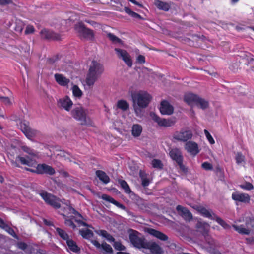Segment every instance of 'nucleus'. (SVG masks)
<instances>
[{
  "instance_id": "1",
  "label": "nucleus",
  "mask_w": 254,
  "mask_h": 254,
  "mask_svg": "<svg viewBox=\"0 0 254 254\" xmlns=\"http://www.w3.org/2000/svg\"><path fill=\"white\" fill-rule=\"evenodd\" d=\"M104 71V66L102 64L95 60L92 61L85 79L86 84L89 87L93 86Z\"/></svg>"
},
{
  "instance_id": "2",
  "label": "nucleus",
  "mask_w": 254,
  "mask_h": 254,
  "mask_svg": "<svg viewBox=\"0 0 254 254\" xmlns=\"http://www.w3.org/2000/svg\"><path fill=\"white\" fill-rule=\"evenodd\" d=\"M131 96L135 112L137 107L139 108H145L152 100V96L148 92L144 91L132 93Z\"/></svg>"
},
{
  "instance_id": "3",
  "label": "nucleus",
  "mask_w": 254,
  "mask_h": 254,
  "mask_svg": "<svg viewBox=\"0 0 254 254\" xmlns=\"http://www.w3.org/2000/svg\"><path fill=\"white\" fill-rule=\"evenodd\" d=\"M72 117L80 122L82 125H91V121L87 116L86 110L81 105L75 107L71 112Z\"/></svg>"
},
{
  "instance_id": "4",
  "label": "nucleus",
  "mask_w": 254,
  "mask_h": 254,
  "mask_svg": "<svg viewBox=\"0 0 254 254\" xmlns=\"http://www.w3.org/2000/svg\"><path fill=\"white\" fill-rule=\"evenodd\" d=\"M193 208L206 217L213 219L212 216H214V218L216 221L224 228H228L230 227L223 220L215 215V214H212V211L207 209L204 206L200 205H195L193 206Z\"/></svg>"
},
{
  "instance_id": "5",
  "label": "nucleus",
  "mask_w": 254,
  "mask_h": 254,
  "mask_svg": "<svg viewBox=\"0 0 254 254\" xmlns=\"http://www.w3.org/2000/svg\"><path fill=\"white\" fill-rule=\"evenodd\" d=\"M74 29L78 34V36L81 39L90 41L94 40V31L92 29L86 28L82 22H80L76 24L74 26Z\"/></svg>"
},
{
  "instance_id": "6",
  "label": "nucleus",
  "mask_w": 254,
  "mask_h": 254,
  "mask_svg": "<svg viewBox=\"0 0 254 254\" xmlns=\"http://www.w3.org/2000/svg\"><path fill=\"white\" fill-rule=\"evenodd\" d=\"M129 233V240L132 245L138 249H144L147 242L146 239L144 237H139V233L136 231L130 230Z\"/></svg>"
},
{
  "instance_id": "7",
  "label": "nucleus",
  "mask_w": 254,
  "mask_h": 254,
  "mask_svg": "<svg viewBox=\"0 0 254 254\" xmlns=\"http://www.w3.org/2000/svg\"><path fill=\"white\" fill-rule=\"evenodd\" d=\"M18 126L22 132L29 139H31L35 137L38 133L37 130L30 127L29 122L28 121L25 120H21Z\"/></svg>"
},
{
  "instance_id": "8",
  "label": "nucleus",
  "mask_w": 254,
  "mask_h": 254,
  "mask_svg": "<svg viewBox=\"0 0 254 254\" xmlns=\"http://www.w3.org/2000/svg\"><path fill=\"white\" fill-rule=\"evenodd\" d=\"M233 227L236 231L242 234L249 235L254 232V220L249 219L246 220V226L233 225Z\"/></svg>"
},
{
  "instance_id": "9",
  "label": "nucleus",
  "mask_w": 254,
  "mask_h": 254,
  "mask_svg": "<svg viewBox=\"0 0 254 254\" xmlns=\"http://www.w3.org/2000/svg\"><path fill=\"white\" fill-rule=\"evenodd\" d=\"M40 194L48 204L55 208H59L61 207L60 200L54 195L46 192H41Z\"/></svg>"
},
{
  "instance_id": "10",
  "label": "nucleus",
  "mask_w": 254,
  "mask_h": 254,
  "mask_svg": "<svg viewBox=\"0 0 254 254\" xmlns=\"http://www.w3.org/2000/svg\"><path fill=\"white\" fill-rule=\"evenodd\" d=\"M150 115L153 120L157 123L160 127H170L173 126L176 123V119L169 118L168 119H161L155 113H151Z\"/></svg>"
},
{
  "instance_id": "11",
  "label": "nucleus",
  "mask_w": 254,
  "mask_h": 254,
  "mask_svg": "<svg viewBox=\"0 0 254 254\" xmlns=\"http://www.w3.org/2000/svg\"><path fill=\"white\" fill-rule=\"evenodd\" d=\"M25 169L27 171L38 174L47 173L49 175H53L55 173L54 169L52 167L45 164H38L36 169H33L27 167H25Z\"/></svg>"
},
{
  "instance_id": "12",
  "label": "nucleus",
  "mask_w": 254,
  "mask_h": 254,
  "mask_svg": "<svg viewBox=\"0 0 254 254\" xmlns=\"http://www.w3.org/2000/svg\"><path fill=\"white\" fill-rule=\"evenodd\" d=\"M12 164L14 165L16 167H22L26 170L25 167H27L29 168L33 169H36L37 163L35 160H16L15 161L13 160Z\"/></svg>"
},
{
  "instance_id": "13",
  "label": "nucleus",
  "mask_w": 254,
  "mask_h": 254,
  "mask_svg": "<svg viewBox=\"0 0 254 254\" xmlns=\"http://www.w3.org/2000/svg\"><path fill=\"white\" fill-rule=\"evenodd\" d=\"M40 35L42 38L48 40L59 41L61 40L60 34L47 29L42 30Z\"/></svg>"
},
{
  "instance_id": "14",
  "label": "nucleus",
  "mask_w": 254,
  "mask_h": 254,
  "mask_svg": "<svg viewBox=\"0 0 254 254\" xmlns=\"http://www.w3.org/2000/svg\"><path fill=\"white\" fill-rule=\"evenodd\" d=\"M57 105L66 111H69L73 105V102L68 96H65L58 100Z\"/></svg>"
},
{
  "instance_id": "15",
  "label": "nucleus",
  "mask_w": 254,
  "mask_h": 254,
  "mask_svg": "<svg viewBox=\"0 0 254 254\" xmlns=\"http://www.w3.org/2000/svg\"><path fill=\"white\" fill-rule=\"evenodd\" d=\"M144 249H149L152 254H163L164 252L162 248L154 242L147 241Z\"/></svg>"
},
{
  "instance_id": "16",
  "label": "nucleus",
  "mask_w": 254,
  "mask_h": 254,
  "mask_svg": "<svg viewBox=\"0 0 254 254\" xmlns=\"http://www.w3.org/2000/svg\"><path fill=\"white\" fill-rule=\"evenodd\" d=\"M160 111L163 115H170L174 112V108L168 101L163 100L161 102Z\"/></svg>"
},
{
  "instance_id": "17",
  "label": "nucleus",
  "mask_w": 254,
  "mask_h": 254,
  "mask_svg": "<svg viewBox=\"0 0 254 254\" xmlns=\"http://www.w3.org/2000/svg\"><path fill=\"white\" fill-rule=\"evenodd\" d=\"M192 136V134L190 130H186L177 132L174 134V138L176 140L185 142L191 139Z\"/></svg>"
},
{
  "instance_id": "18",
  "label": "nucleus",
  "mask_w": 254,
  "mask_h": 254,
  "mask_svg": "<svg viewBox=\"0 0 254 254\" xmlns=\"http://www.w3.org/2000/svg\"><path fill=\"white\" fill-rule=\"evenodd\" d=\"M176 210L178 214L181 215L185 220L190 221L192 218L191 213L185 207L181 205H178Z\"/></svg>"
},
{
  "instance_id": "19",
  "label": "nucleus",
  "mask_w": 254,
  "mask_h": 254,
  "mask_svg": "<svg viewBox=\"0 0 254 254\" xmlns=\"http://www.w3.org/2000/svg\"><path fill=\"white\" fill-rule=\"evenodd\" d=\"M185 149L193 156H195L200 151L198 144L192 141L187 142L185 145Z\"/></svg>"
},
{
  "instance_id": "20",
  "label": "nucleus",
  "mask_w": 254,
  "mask_h": 254,
  "mask_svg": "<svg viewBox=\"0 0 254 254\" xmlns=\"http://www.w3.org/2000/svg\"><path fill=\"white\" fill-rule=\"evenodd\" d=\"M146 232L161 241H165L168 239V237L166 235L154 229L147 228Z\"/></svg>"
},
{
  "instance_id": "21",
  "label": "nucleus",
  "mask_w": 254,
  "mask_h": 254,
  "mask_svg": "<svg viewBox=\"0 0 254 254\" xmlns=\"http://www.w3.org/2000/svg\"><path fill=\"white\" fill-rule=\"evenodd\" d=\"M54 77L56 82L62 86H66L70 82V80L62 74L56 73Z\"/></svg>"
},
{
  "instance_id": "22",
  "label": "nucleus",
  "mask_w": 254,
  "mask_h": 254,
  "mask_svg": "<svg viewBox=\"0 0 254 254\" xmlns=\"http://www.w3.org/2000/svg\"><path fill=\"white\" fill-rule=\"evenodd\" d=\"M232 198L236 200L244 203H249L250 200V196L245 193H234L232 196Z\"/></svg>"
},
{
  "instance_id": "23",
  "label": "nucleus",
  "mask_w": 254,
  "mask_h": 254,
  "mask_svg": "<svg viewBox=\"0 0 254 254\" xmlns=\"http://www.w3.org/2000/svg\"><path fill=\"white\" fill-rule=\"evenodd\" d=\"M21 149L24 152L28 155L27 156L28 158H39L38 152L27 146H22Z\"/></svg>"
},
{
  "instance_id": "24",
  "label": "nucleus",
  "mask_w": 254,
  "mask_h": 254,
  "mask_svg": "<svg viewBox=\"0 0 254 254\" xmlns=\"http://www.w3.org/2000/svg\"><path fill=\"white\" fill-rule=\"evenodd\" d=\"M198 96L193 93H187L184 96V100L189 105H191L195 103Z\"/></svg>"
},
{
  "instance_id": "25",
  "label": "nucleus",
  "mask_w": 254,
  "mask_h": 254,
  "mask_svg": "<svg viewBox=\"0 0 254 254\" xmlns=\"http://www.w3.org/2000/svg\"><path fill=\"white\" fill-rule=\"evenodd\" d=\"M96 175L99 178L100 180L105 184H107L110 182L109 176L103 171L97 170L96 171Z\"/></svg>"
},
{
  "instance_id": "26",
  "label": "nucleus",
  "mask_w": 254,
  "mask_h": 254,
  "mask_svg": "<svg viewBox=\"0 0 254 254\" xmlns=\"http://www.w3.org/2000/svg\"><path fill=\"white\" fill-rule=\"evenodd\" d=\"M0 227L5 229L9 234L17 238V236L13 229L6 224L3 220L0 218Z\"/></svg>"
},
{
  "instance_id": "27",
  "label": "nucleus",
  "mask_w": 254,
  "mask_h": 254,
  "mask_svg": "<svg viewBox=\"0 0 254 254\" xmlns=\"http://www.w3.org/2000/svg\"><path fill=\"white\" fill-rule=\"evenodd\" d=\"M142 131V126L139 124H134L132 127V135L135 137H138Z\"/></svg>"
},
{
  "instance_id": "28",
  "label": "nucleus",
  "mask_w": 254,
  "mask_h": 254,
  "mask_svg": "<svg viewBox=\"0 0 254 254\" xmlns=\"http://www.w3.org/2000/svg\"><path fill=\"white\" fill-rule=\"evenodd\" d=\"M196 105L202 109H205L208 108L209 103L208 102L204 100V99L200 98L198 96L196 102L195 103Z\"/></svg>"
},
{
  "instance_id": "29",
  "label": "nucleus",
  "mask_w": 254,
  "mask_h": 254,
  "mask_svg": "<svg viewBox=\"0 0 254 254\" xmlns=\"http://www.w3.org/2000/svg\"><path fill=\"white\" fill-rule=\"evenodd\" d=\"M117 107L122 111H125L129 109V105L126 100L121 99L118 101L117 103Z\"/></svg>"
},
{
  "instance_id": "30",
  "label": "nucleus",
  "mask_w": 254,
  "mask_h": 254,
  "mask_svg": "<svg viewBox=\"0 0 254 254\" xmlns=\"http://www.w3.org/2000/svg\"><path fill=\"white\" fill-rule=\"evenodd\" d=\"M196 227L199 231L201 232H207L209 229L210 225L206 222H198Z\"/></svg>"
},
{
  "instance_id": "31",
  "label": "nucleus",
  "mask_w": 254,
  "mask_h": 254,
  "mask_svg": "<svg viewBox=\"0 0 254 254\" xmlns=\"http://www.w3.org/2000/svg\"><path fill=\"white\" fill-rule=\"evenodd\" d=\"M169 154L171 159H182L181 152L178 148L172 149L170 151Z\"/></svg>"
},
{
  "instance_id": "32",
  "label": "nucleus",
  "mask_w": 254,
  "mask_h": 254,
  "mask_svg": "<svg viewBox=\"0 0 254 254\" xmlns=\"http://www.w3.org/2000/svg\"><path fill=\"white\" fill-rule=\"evenodd\" d=\"M102 198L105 200L108 201L109 202H110L118 207L122 208L124 209L125 208V206L123 205L116 201L115 199H114L112 197H110V196L106 195V194H103L102 196Z\"/></svg>"
},
{
  "instance_id": "33",
  "label": "nucleus",
  "mask_w": 254,
  "mask_h": 254,
  "mask_svg": "<svg viewBox=\"0 0 254 254\" xmlns=\"http://www.w3.org/2000/svg\"><path fill=\"white\" fill-rule=\"evenodd\" d=\"M155 5L159 9L163 10L165 11H168L170 8V6L168 3L160 0L157 1L155 2Z\"/></svg>"
},
{
  "instance_id": "34",
  "label": "nucleus",
  "mask_w": 254,
  "mask_h": 254,
  "mask_svg": "<svg viewBox=\"0 0 254 254\" xmlns=\"http://www.w3.org/2000/svg\"><path fill=\"white\" fill-rule=\"evenodd\" d=\"M139 176L141 179L142 185L144 187L148 186L150 183V181L147 177V174L144 171L140 170Z\"/></svg>"
},
{
  "instance_id": "35",
  "label": "nucleus",
  "mask_w": 254,
  "mask_h": 254,
  "mask_svg": "<svg viewBox=\"0 0 254 254\" xmlns=\"http://www.w3.org/2000/svg\"><path fill=\"white\" fill-rule=\"evenodd\" d=\"M115 51H116L118 57L122 60L125 59V58L129 55V53L127 51L122 49L115 48Z\"/></svg>"
},
{
  "instance_id": "36",
  "label": "nucleus",
  "mask_w": 254,
  "mask_h": 254,
  "mask_svg": "<svg viewBox=\"0 0 254 254\" xmlns=\"http://www.w3.org/2000/svg\"><path fill=\"white\" fill-rule=\"evenodd\" d=\"M66 243L69 248L72 251L75 252H79L80 248L77 246L76 243L72 240L69 239L66 241Z\"/></svg>"
},
{
  "instance_id": "37",
  "label": "nucleus",
  "mask_w": 254,
  "mask_h": 254,
  "mask_svg": "<svg viewBox=\"0 0 254 254\" xmlns=\"http://www.w3.org/2000/svg\"><path fill=\"white\" fill-rule=\"evenodd\" d=\"M79 233L81 236L86 239H89L93 236V233L89 229H82L79 231Z\"/></svg>"
},
{
  "instance_id": "38",
  "label": "nucleus",
  "mask_w": 254,
  "mask_h": 254,
  "mask_svg": "<svg viewBox=\"0 0 254 254\" xmlns=\"http://www.w3.org/2000/svg\"><path fill=\"white\" fill-rule=\"evenodd\" d=\"M125 11L129 15H130L131 17L135 18V19H142V17L139 15V14L132 11L128 7H125Z\"/></svg>"
},
{
  "instance_id": "39",
  "label": "nucleus",
  "mask_w": 254,
  "mask_h": 254,
  "mask_svg": "<svg viewBox=\"0 0 254 254\" xmlns=\"http://www.w3.org/2000/svg\"><path fill=\"white\" fill-rule=\"evenodd\" d=\"M72 90L73 95L74 97L78 98H80V97H82L83 95V92L77 85H73L72 88Z\"/></svg>"
},
{
  "instance_id": "40",
  "label": "nucleus",
  "mask_w": 254,
  "mask_h": 254,
  "mask_svg": "<svg viewBox=\"0 0 254 254\" xmlns=\"http://www.w3.org/2000/svg\"><path fill=\"white\" fill-rule=\"evenodd\" d=\"M118 181L119 183L120 184L121 187L127 193H130L131 192V190L125 181L121 179H119Z\"/></svg>"
},
{
  "instance_id": "41",
  "label": "nucleus",
  "mask_w": 254,
  "mask_h": 254,
  "mask_svg": "<svg viewBox=\"0 0 254 254\" xmlns=\"http://www.w3.org/2000/svg\"><path fill=\"white\" fill-rule=\"evenodd\" d=\"M96 232L97 234L106 238L108 240L110 241L114 242L115 241V239L112 237V236L109 234L105 230H99L96 231Z\"/></svg>"
},
{
  "instance_id": "42",
  "label": "nucleus",
  "mask_w": 254,
  "mask_h": 254,
  "mask_svg": "<svg viewBox=\"0 0 254 254\" xmlns=\"http://www.w3.org/2000/svg\"><path fill=\"white\" fill-rule=\"evenodd\" d=\"M56 159H69V155L64 150H60L56 153Z\"/></svg>"
},
{
  "instance_id": "43",
  "label": "nucleus",
  "mask_w": 254,
  "mask_h": 254,
  "mask_svg": "<svg viewBox=\"0 0 254 254\" xmlns=\"http://www.w3.org/2000/svg\"><path fill=\"white\" fill-rule=\"evenodd\" d=\"M56 231L59 234V235L64 240L67 241V240H69V236L68 234L63 230L57 228H56Z\"/></svg>"
},
{
  "instance_id": "44",
  "label": "nucleus",
  "mask_w": 254,
  "mask_h": 254,
  "mask_svg": "<svg viewBox=\"0 0 254 254\" xmlns=\"http://www.w3.org/2000/svg\"><path fill=\"white\" fill-rule=\"evenodd\" d=\"M101 248L108 254H112L113 253V249L111 246L105 242L101 244Z\"/></svg>"
},
{
  "instance_id": "45",
  "label": "nucleus",
  "mask_w": 254,
  "mask_h": 254,
  "mask_svg": "<svg viewBox=\"0 0 254 254\" xmlns=\"http://www.w3.org/2000/svg\"><path fill=\"white\" fill-rule=\"evenodd\" d=\"M151 164L154 168L157 169H162L163 166L160 160H152Z\"/></svg>"
},
{
  "instance_id": "46",
  "label": "nucleus",
  "mask_w": 254,
  "mask_h": 254,
  "mask_svg": "<svg viewBox=\"0 0 254 254\" xmlns=\"http://www.w3.org/2000/svg\"><path fill=\"white\" fill-rule=\"evenodd\" d=\"M107 37L113 43H120L121 41L120 38L111 33H108Z\"/></svg>"
},
{
  "instance_id": "47",
  "label": "nucleus",
  "mask_w": 254,
  "mask_h": 254,
  "mask_svg": "<svg viewBox=\"0 0 254 254\" xmlns=\"http://www.w3.org/2000/svg\"><path fill=\"white\" fill-rule=\"evenodd\" d=\"M204 132L206 137L207 139L208 140L210 144H214L215 143V140L211 136V134L209 133V132L207 130L204 129Z\"/></svg>"
},
{
  "instance_id": "48",
  "label": "nucleus",
  "mask_w": 254,
  "mask_h": 254,
  "mask_svg": "<svg viewBox=\"0 0 254 254\" xmlns=\"http://www.w3.org/2000/svg\"><path fill=\"white\" fill-rule=\"evenodd\" d=\"M0 100L6 105H10L11 104V102L8 97L0 96Z\"/></svg>"
},
{
  "instance_id": "49",
  "label": "nucleus",
  "mask_w": 254,
  "mask_h": 254,
  "mask_svg": "<svg viewBox=\"0 0 254 254\" xmlns=\"http://www.w3.org/2000/svg\"><path fill=\"white\" fill-rule=\"evenodd\" d=\"M240 187L242 189L248 190H251L254 188L253 185L249 182H247L245 184L241 185Z\"/></svg>"
},
{
  "instance_id": "50",
  "label": "nucleus",
  "mask_w": 254,
  "mask_h": 254,
  "mask_svg": "<svg viewBox=\"0 0 254 254\" xmlns=\"http://www.w3.org/2000/svg\"><path fill=\"white\" fill-rule=\"evenodd\" d=\"M76 216H75V220L78 224H79L81 225H83V226L88 227H91L90 225H88V224H87L85 222H84L82 221V219H84V218L81 219V218L78 217V215H76Z\"/></svg>"
},
{
  "instance_id": "51",
  "label": "nucleus",
  "mask_w": 254,
  "mask_h": 254,
  "mask_svg": "<svg viewBox=\"0 0 254 254\" xmlns=\"http://www.w3.org/2000/svg\"><path fill=\"white\" fill-rule=\"evenodd\" d=\"M123 60L128 67L132 66V60L131 59V57H130V56L129 55V54L126 58H125V59H123Z\"/></svg>"
},
{
  "instance_id": "52",
  "label": "nucleus",
  "mask_w": 254,
  "mask_h": 254,
  "mask_svg": "<svg viewBox=\"0 0 254 254\" xmlns=\"http://www.w3.org/2000/svg\"><path fill=\"white\" fill-rule=\"evenodd\" d=\"M178 165L180 166L181 170L184 172L186 173L188 171L187 168L185 167V166L183 164L182 160H176Z\"/></svg>"
},
{
  "instance_id": "53",
  "label": "nucleus",
  "mask_w": 254,
  "mask_h": 254,
  "mask_svg": "<svg viewBox=\"0 0 254 254\" xmlns=\"http://www.w3.org/2000/svg\"><path fill=\"white\" fill-rule=\"evenodd\" d=\"M34 27L32 25H28L26 28L25 33V34H31L34 33Z\"/></svg>"
},
{
  "instance_id": "54",
  "label": "nucleus",
  "mask_w": 254,
  "mask_h": 254,
  "mask_svg": "<svg viewBox=\"0 0 254 254\" xmlns=\"http://www.w3.org/2000/svg\"><path fill=\"white\" fill-rule=\"evenodd\" d=\"M114 248L118 250H124L125 249V246L122 245L120 242H115L114 245Z\"/></svg>"
},
{
  "instance_id": "55",
  "label": "nucleus",
  "mask_w": 254,
  "mask_h": 254,
  "mask_svg": "<svg viewBox=\"0 0 254 254\" xmlns=\"http://www.w3.org/2000/svg\"><path fill=\"white\" fill-rule=\"evenodd\" d=\"M136 61L138 63L143 64L145 63V57L142 55H139L137 56Z\"/></svg>"
},
{
  "instance_id": "56",
  "label": "nucleus",
  "mask_w": 254,
  "mask_h": 254,
  "mask_svg": "<svg viewBox=\"0 0 254 254\" xmlns=\"http://www.w3.org/2000/svg\"><path fill=\"white\" fill-rule=\"evenodd\" d=\"M68 209L71 213H72V214H74L75 215H78V217H79L81 219H83V217H82V216L80 213H79L77 211H76L75 210V209H74L72 207L69 206Z\"/></svg>"
},
{
  "instance_id": "57",
  "label": "nucleus",
  "mask_w": 254,
  "mask_h": 254,
  "mask_svg": "<svg viewBox=\"0 0 254 254\" xmlns=\"http://www.w3.org/2000/svg\"><path fill=\"white\" fill-rule=\"evenodd\" d=\"M17 245V247L22 250H25L28 247L26 243L21 242H18Z\"/></svg>"
},
{
  "instance_id": "58",
  "label": "nucleus",
  "mask_w": 254,
  "mask_h": 254,
  "mask_svg": "<svg viewBox=\"0 0 254 254\" xmlns=\"http://www.w3.org/2000/svg\"><path fill=\"white\" fill-rule=\"evenodd\" d=\"M208 251L210 253L212 254H221V253L216 250L215 248L212 247H210V248H208Z\"/></svg>"
},
{
  "instance_id": "59",
  "label": "nucleus",
  "mask_w": 254,
  "mask_h": 254,
  "mask_svg": "<svg viewBox=\"0 0 254 254\" xmlns=\"http://www.w3.org/2000/svg\"><path fill=\"white\" fill-rule=\"evenodd\" d=\"M202 166L206 170H211L212 169V165L208 162H204L202 164Z\"/></svg>"
},
{
  "instance_id": "60",
  "label": "nucleus",
  "mask_w": 254,
  "mask_h": 254,
  "mask_svg": "<svg viewBox=\"0 0 254 254\" xmlns=\"http://www.w3.org/2000/svg\"><path fill=\"white\" fill-rule=\"evenodd\" d=\"M65 223L69 226L72 227L73 229L76 228V225L73 223V222L71 220H66L65 221Z\"/></svg>"
},
{
  "instance_id": "61",
  "label": "nucleus",
  "mask_w": 254,
  "mask_h": 254,
  "mask_svg": "<svg viewBox=\"0 0 254 254\" xmlns=\"http://www.w3.org/2000/svg\"><path fill=\"white\" fill-rule=\"evenodd\" d=\"M12 2V0H0V5H5Z\"/></svg>"
},
{
  "instance_id": "62",
  "label": "nucleus",
  "mask_w": 254,
  "mask_h": 254,
  "mask_svg": "<svg viewBox=\"0 0 254 254\" xmlns=\"http://www.w3.org/2000/svg\"><path fill=\"white\" fill-rule=\"evenodd\" d=\"M85 22L86 23H89V24H90L92 26H94V27L96 26V25L98 24L96 22H95L94 21H93V20H86Z\"/></svg>"
},
{
  "instance_id": "63",
  "label": "nucleus",
  "mask_w": 254,
  "mask_h": 254,
  "mask_svg": "<svg viewBox=\"0 0 254 254\" xmlns=\"http://www.w3.org/2000/svg\"><path fill=\"white\" fill-rule=\"evenodd\" d=\"M92 243L97 248H101V245L96 240H92Z\"/></svg>"
},
{
  "instance_id": "64",
  "label": "nucleus",
  "mask_w": 254,
  "mask_h": 254,
  "mask_svg": "<svg viewBox=\"0 0 254 254\" xmlns=\"http://www.w3.org/2000/svg\"><path fill=\"white\" fill-rule=\"evenodd\" d=\"M129 1L130 2H131V3L136 5H138V6H139L140 7H143V5L142 4H140L139 3H138L137 1H136L135 0H129Z\"/></svg>"
}]
</instances>
